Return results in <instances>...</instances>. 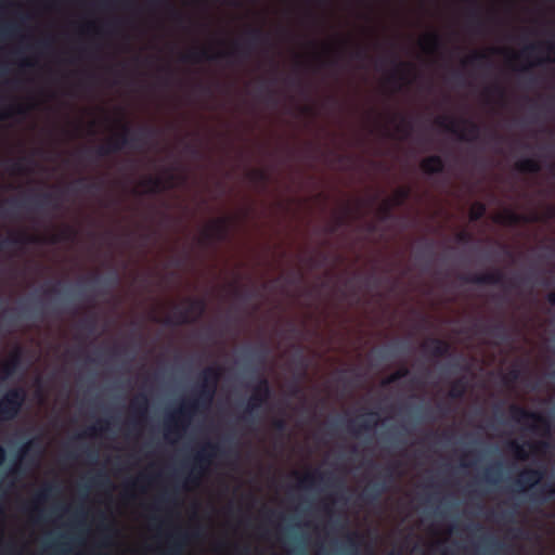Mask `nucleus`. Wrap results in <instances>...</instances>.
Instances as JSON below:
<instances>
[{
  "label": "nucleus",
  "mask_w": 555,
  "mask_h": 555,
  "mask_svg": "<svg viewBox=\"0 0 555 555\" xmlns=\"http://www.w3.org/2000/svg\"><path fill=\"white\" fill-rule=\"evenodd\" d=\"M26 400V391L22 387L9 389L0 399V421H13L22 410Z\"/></svg>",
  "instance_id": "nucleus-6"
},
{
  "label": "nucleus",
  "mask_w": 555,
  "mask_h": 555,
  "mask_svg": "<svg viewBox=\"0 0 555 555\" xmlns=\"http://www.w3.org/2000/svg\"><path fill=\"white\" fill-rule=\"evenodd\" d=\"M15 28L13 26H5L0 29V35H13Z\"/></svg>",
  "instance_id": "nucleus-55"
},
{
  "label": "nucleus",
  "mask_w": 555,
  "mask_h": 555,
  "mask_svg": "<svg viewBox=\"0 0 555 555\" xmlns=\"http://www.w3.org/2000/svg\"><path fill=\"white\" fill-rule=\"evenodd\" d=\"M76 230L73 227L65 225L60 232L50 235L47 238H43L38 235H29L25 232L18 233L16 235L9 236L8 238L0 241L1 246H20L28 243H50L57 244L60 242H68L73 241L76 237Z\"/></svg>",
  "instance_id": "nucleus-4"
},
{
  "label": "nucleus",
  "mask_w": 555,
  "mask_h": 555,
  "mask_svg": "<svg viewBox=\"0 0 555 555\" xmlns=\"http://www.w3.org/2000/svg\"><path fill=\"white\" fill-rule=\"evenodd\" d=\"M546 300L552 307H555V291L547 294Z\"/></svg>",
  "instance_id": "nucleus-57"
},
{
  "label": "nucleus",
  "mask_w": 555,
  "mask_h": 555,
  "mask_svg": "<svg viewBox=\"0 0 555 555\" xmlns=\"http://www.w3.org/2000/svg\"><path fill=\"white\" fill-rule=\"evenodd\" d=\"M366 56H367V53L364 49H357L353 52V57H356L358 60H364V59H366Z\"/></svg>",
  "instance_id": "nucleus-53"
},
{
  "label": "nucleus",
  "mask_w": 555,
  "mask_h": 555,
  "mask_svg": "<svg viewBox=\"0 0 555 555\" xmlns=\"http://www.w3.org/2000/svg\"><path fill=\"white\" fill-rule=\"evenodd\" d=\"M480 331L485 334L491 335L493 337L504 339L507 337V328L503 322H498L494 325H482Z\"/></svg>",
  "instance_id": "nucleus-25"
},
{
  "label": "nucleus",
  "mask_w": 555,
  "mask_h": 555,
  "mask_svg": "<svg viewBox=\"0 0 555 555\" xmlns=\"http://www.w3.org/2000/svg\"><path fill=\"white\" fill-rule=\"evenodd\" d=\"M470 22L476 26L477 30H480L483 27V20L479 15V11L474 9L469 13Z\"/></svg>",
  "instance_id": "nucleus-42"
},
{
  "label": "nucleus",
  "mask_w": 555,
  "mask_h": 555,
  "mask_svg": "<svg viewBox=\"0 0 555 555\" xmlns=\"http://www.w3.org/2000/svg\"><path fill=\"white\" fill-rule=\"evenodd\" d=\"M495 221L505 225H517L522 221H528V219L520 214L507 209L503 214L498 215Z\"/></svg>",
  "instance_id": "nucleus-24"
},
{
  "label": "nucleus",
  "mask_w": 555,
  "mask_h": 555,
  "mask_svg": "<svg viewBox=\"0 0 555 555\" xmlns=\"http://www.w3.org/2000/svg\"><path fill=\"white\" fill-rule=\"evenodd\" d=\"M492 93H495L500 99H504L505 95H506V91H505V88L502 87L501 85L499 83H495L489 88L486 89V94L487 95H490Z\"/></svg>",
  "instance_id": "nucleus-41"
},
{
  "label": "nucleus",
  "mask_w": 555,
  "mask_h": 555,
  "mask_svg": "<svg viewBox=\"0 0 555 555\" xmlns=\"http://www.w3.org/2000/svg\"><path fill=\"white\" fill-rule=\"evenodd\" d=\"M500 475V465L491 466L486 470V479L489 482H495L496 477Z\"/></svg>",
  "instance_id": "nucleus-43"
},
{
  "label": "nucleus",
  "mask_w": 555,
  "mask_h": 555,
  "mask_svg": "<svg viewBox=\"0 0 555 555\" xmlns=\"http://www.w3.org/2000/svg\"><path fill=\"white\" fill-rule=\"evenodd\" d=\"M393 62H395L396 68L390 74L389 80H391V81L404 80L405 79V73L404 72L406 69H409L411 67V65L409 63L398 62L396 59H393Z\"/></svg>",
  "instance_id": "nucleus-30"
},
{
  "label": "nucleus",
  "mask_w": 555,
  "mask_h": 555,
  "mask_svg": "<svg viewBox=\"0 0 555 555\" xmlns=\"http://www.w3.org/2000/svg\"><path fill=\"white\" fill-rule=\"evenodd\" d=\"M526 446L531 450L532 453H542L546 450V448H548V444L545 441H538V442L528 441L525 444H520L517 441L512 440L507 444L508 450L512 452L514 457H516L517 460H520V461L528 460L529 454L525 448Z\"/></svg>",
  "instance_id": "nucleus-15"
},
{
  "label": "nucleus",
  "mask_w": 555,
  "mask_h": 555,
  "mask_svg": "<svg viewBox=\"0 0 555 555\" xmlns=\"http://www.w3.org/2000/svg\"><path fill=\"white\" fill-rule=\"evenodd\" d=\"M247 40L244 44L240 43L238 41H235L233 43L231 51H222L215 54H211L207 48H195L190 50L188 53L183 54L181 56V60L183 62L189 63H199L203 61H214V60H228L232 61V59L235 60H242L247 59L251 50L260 44V43H267L269 40L268 34H266L261 28L254 27L249 28L246 33Z\"/></svg>",
  "instance_id": "nucleus-2"
},
{
  "label": "nucleus",
  "mask_w": 555,
  "mask_h": 555,
  "mask_svg": "<svg viewBox=\"0 0 555 555\" xmlns=\"http://www.w3.org/2000/svg\"><path fill=\"white\" fill-rule=\"evenodd\" d=\"M92 483L96 486H107L111 485L108 479L104 475H99L98 477L92 479Z\"/></svg>",
  "instance_id": "nucleus-48"
},
{
  "label": "nucleus",
  "mask_w": 555,
  "mask_h": 555,
  "mask_svg": "<svg viewBox=\"0 0 555 555\" xmlns=\"http://www.w3.org/2000/svg\"><path fill=\"white\" fill-rule=\"evenodd\" d=\"M22 66H24V67H33L34 63L31 61L26 60V61H23Z\"/></svg>",
  "instance_id": "nucleus-63"
},
{
  "label": "nucleus",
  "mask_w": 555,
  "mask_h": 555,
  "mask_svg": "<svg viewBox=\"0 0 555 555\" xmlns=\"http://www.w3.org/2000/svg\"><path fill=\"white\" fill-rule=\"evenodd\" d=\"M421 43L424 50L433 52L441 47V39L437 33H430L423 38Z\"/></svg>",
  "instance_id": "nucleus-27"
},
{
  "label": "nucleus",
  "mask_w": 555,
  "mask_h": 555,
  "mask_svg": "<svg viewBox=\"0 0 555 555\" xmlns=\"http://www.w3.org/2000/svg\"><path fill=\"white\" fill-rule=\"evenodd\" d=\"M296 362L302 371H305L308 366L307 361L301 352H299V354L296 357Z\"/></svg>",
  "instance_id": "nucleus-52"
},
{
  "label": "nucleus",
  "mask_w": 555,
  "mask_h": 555,
  "mask_svg": "<svg viewBox=\"0 0 555 555\" xmlns=\"http://www.w3.org/2000/svg\"><path fill=\"white\" fill-rule=\"evenodd\" d=\"M519 375H520L519 370L514 369L508 372L506 379L508 382H516L519 378Z\"/></svg>",
  "instance_id": "nucleus-51"
},
{
  "label": "nucleus",
  "mask_w": 555,
  "mask_h": 555,
  "mask_svg": "<svg viewBox=\"0 0 555 555\" xmlns=\"http://www.w3.org/2000/svg\"><path fill=\"white\" fill-rule=\"evenodd\" d=\"M81 327L86 328L89 333H93L95 330V319L90 318L81 322Z\"/></svg>",
  "instance_id": "nucleus-45"
},
{
  "label": "nucleus",
  "mask_w": 555,
  "mask_h": 555,
  "mask_svg": "<svg viewBox=\"0 0 555 555\" xmlns=\"http://www.w3.org/2000/svg\"><path fill=\"white\" fill-rule=\"evenodd\" d=\"M55 492V486L53 485H46L36 495L37 502H43L47 501L49 498L52 496V494Z\"/></svg>",
  "instance_id": "nucleus-36"
},
{
  "label": "nucleus",
  "mask_w": 555,
  "mask_h": 555,
  "mask_svg": "<svg viewBox=\"0 0 555 555\" xmlns=\"http://www.w3.org/2000/svg\"><path fill=\"white\" fill-rule=\"evenodd\" d=\"M102 188L100 182H93L85 185L87 191H99Z\"/></svg>",
  "instance_id": "nucleus-54"
},
{
  "label": "nucleus",
  "mask_w": 555,
  "mask_h": 555,
  "mask_svg": "<svg viewBox=\"0 0 555 555\" xmlns=\"http://www.w3.org/2000/svg\"><path fill=\"white\" fill-rule=\"evenodd\" d=\"M144 479H145V476L141 475L137 480H134V481H132V482H131V486H132V487H137V486H138V483H139L140 481L144 480Z\"/></svg>",
  "instance_id": "nucleus-62"
},
{
  "label": "nucleus",
  "mask_w": 555,
  "mask_h": 555,
  "mask_svg": "<svg viewBox=\"0 0 555 555\" xmlns=\"http://www.w3.org/2000/svg\"><path fill=\"white\" fill-rule=\"evenodd\" d=\"M422 349L429 351L435 358H442L450 353L451 346L448 341L440 338H430L422 345Z\"/></svg>",
  "instance_id": "nucleus-18"
},
{
  "label": "nucleus",
  "mask_w": 555,
  "mask_h": 555,
  "mask_svg": "<svg viewBox=\"0 0 555 555\" xmlns=\"http://www.w3.org/2000/svg\"><path fill=\"white\" fill-rule=\"evenodd\" d=\"M272 426L276 431L283 433L287 428V422L284 418H275Z\"/></svg>",
  "instance_id": "nucleus-44"
},
{
  "label": "nucleus",
  "mask_w": 555,
  "mask_h": 555,
  "mask_svg": "<svg viewBox=\"0 0 555 555\" xmlns=\"http://www.w3.org/2000/svg\"><path fill=\"white\" fill-rule=\"evenodd\" d=\"M151 4L153 7H162V5H167L170 11L172 12V15L173 17L177 20V21H182L183 20V16L172 7L171 2L169 0H152L151 1Z\"/></svg>",
  "instance_id": "nucleus-37"
},
{
  "label": "nucleus",
  "mask_w": 555,
  "mask_h": 555,
  "mask_svg": "<svg viewBox=\"0 0 555 555\" xmlns=\"http://www.w3.org/2000/svg\"><path fill=\"white\" fill-rule=\"evenodd\" d=\"M60 285V282H57L53 287L46 291V294H57L59 289L57 286Z\"/></svg>",
  "instance_id": "nucleus-61"
},
{
  "label": "nucleus",
  "mask_w": 555,
  "mask_h": 555,
  "mask_svg": "<svg viewBox=\"0 0 555 555\" xmlns=\"http://www.w3.org/2000/svg\"><path fill=\"white\" fill-rule=\"evenodd\" d=\"M487 211V207L481 202H476L469 210V220L473 222L479 221Z\"/></svg>",
  "instance_id": "nucleus-31"
},
{
  "label": "nucleus",
  "mask_w": 555,
  "mask_h": 555,
  "mask_svg": "<svg viewBox=\"0 0 555 555\" xmlns=\"http://www.w3.org/2000/svg\"><path fill=\"white\" fill-rule=\"evenodd\" d=\"M488 56L485 53L475 52L469 57L463 61L464 64L478 65L481 61L487 60Z\"/></svg>",
  "instance_id": "nucleus-39"
},
{
  "label": "nucleus",
  "mask_w": 555,
  "mask_h": 555,
  "mask_svg": "<svg viewBox=\"0 0 555 555\" xmlns=\"http://www.w3.org/2000/svg\"><path fill=\"white\" fill-rule=\"evenodd\" d=\"M271 387L269 380L263 375H259L256 385L253 388V393L249 397L244 410L242 418L248 421L271 397Z\"/></svg>",
  "instance_id": "nucleus-8"
},
{
  "label": "nucleus",
  "mask_w": 555,
  "mask_h": 555,
  "mask_svg": "<svg viewBox=\"0 0 555 555\" xmlns=\"http://www.w3.org/2000/svg\"><path fill=\"white\" fill-rule=\"evenodd\" d=\"M359 535L357 533L347 534V543L349 546L356 548L358 545Z\"/></svg>",
  "instance_id": "nucleus-47"
},
{
  "label": "nucleus",
  "mask_w": 555,
  "mask_h": 555,
  "mask_svg": "<svg viewBox=\"0 0 555 555\" xmlns=\"http://www.w3.org/2000/svg\"><path fill=\"white\" fill-rule=\"evenodd\" d=\"M509 413L512 418L517 423H526L527 421H532L531 430L534 433L543 431L544 434H550L551 431V422L544 415L538 412H531L527 409L512 404L509 406Z\"/></svg>",
  "instance_id": "nucleus-10"
},
{
  "label": "nucleus",
  "mask_w": 555,
  "mask_h": 555,
  "mask_svg": "<svg viewBox=\"0 0 555 555\" xmlns=\"http://www.w3.org/2000/svg\"><path fill=\"white\" fill-rule=\"evenodd\" d=\"M157 134V130L152 127H142L138 132L132 133L130 126L127 122H122L121 132L111 138L105 144L98 146L95 154L99 157H104L117 153L126 146L141 149Z\"/></svg>",
  "instance_id": "nucleus-3"
},
{
  "label": "nucleus",
  "mask_w": 555,
  "mask_h": 555,
  "mask_svg": "<svg viewBox=\"0 0 555 555\" xmlns=\"http://www.w3.org/2000/svg\"><path fill=\"white\" fill-rule=\"evenodd\" d=\"M436 124L453 134H456L461 141H476L479 139L481 128L478 124L463 119L461 124L465 126L463 130L460 129V121L446 116L438 117Z\"/></svg>",
  "instance_id": "nucleus-7"
},
{
  "label": "nucleus",
  "mask_w": 555,
  "mask_h": 555,
  "mask_svg": "<svg viewBox=\"0 0 555 555\" xmlns=\"http://www.w3.org/2000/svg\"><path fill=\"white\" fill-rule=\"evenodd\" d=\"M173 175H169L168 179H163L157 176H147L141 181V185L146 189L150 194H158L173 185Z\"/></svg>",
  "instance_id": "nucleus-16"
},
{
  "label": "nucleus",
  "mask_w": 555,
  "mask_h": 555,
  "mask_svg": "<svg viewBox=\"0 0 555 555\" xmlns=\"http://www.w3.org/2000/svg\"><path fill=\"white\" fill-rule=\"evenodd\" d=\"M410 195V188L403 186L396 190L393 196L387 201L382 209L383 219H388L390 217L391 208L403 205Z\"/></svg>",
  "instance_id": "nucleus-17"
},
{
  "label": "nucleus",
  "mask_w": 555,
  "mask_h": 555,
  "mask_svg": "<svg viewBox=\"0 0 555 555\" xmlns=\"http://www.w3.org/2000/svg\"><path fill=\"white\" fill-rule=\"evenodd\" d=\"M219 453L222 448L218 443L207 442L195 455L192 472L188 478L191 483H197L211 460Z\"/></svg>",
  "instance_id": "nucleus-9"
},
{
  "label": "nucleus",
  "mask_w": 555,
  "mask_h": 555,
  "mask_svg": "<svg viewBox=\"0 0 555 555\" xmlns=\"http://www.w3.org/2000/svg\"><path fill=\"white\" fill-rule=\"evenodd\" d=\"M12 170H13L14 172H22V171H23V165H22V163H21V162H14V163L12 164Z\"/></svg>",
  "instance_id": "nucleus-58"
},
{
  "label": "nucleus",
  "mask_w": 555,
  "mask_h": 555,
  "mask_svg": "<svg viewBox=\"0 0 555 555\" xmlns=\"http://www.w3.org/2000/svg\"><path fill=\"white\" fill-rule=\"evenodd\" d=\"M172 501L173 500H172L171 495H169V494H165L162 498H159V502L171 503Z\"/></svg>",
  "instance_id": "nucleus-60"
},
{
  "label": "nucleus",
  "mask_w": 555,
  "mask_h": 555,
  "mask_svg": "<svg viewBox=\"0 0 555 555\" xmlns=\"http://www.w3.org/2000/svg\"><path fill=\"white\" fill-rule=\"evenodd\" d=\"M516 169L525 173H537L541 170L540 163L533 158H524L516 163Z\"/></svg>",
  "instance_id": "nucleus-26"
},
{
  "label": "nucleus",
  "mask_w": 555,
  "mask_h": 555,
  "mask_svg": "<svg viewBox=\"0 0 555 555\" xmlns=\"http://www.w3.org/2000/svg\"><path fill=\"white\" fill-rule=\"evenodd\" d=\"M317 481L327 483L330 481V476L325 473L314 470L299 477V486L304 488L312 487Z\"/></svg>",
  "instance_id": "nucleus-23"
},
{
  "label": "nucleus",
  "mask_w": 555,
  "mask_h": 555,
  "mask_svg": "<svg viewBox=\"0 0 555 555\" xmlns=\"http://www.w3.org/2000/svg\"><path fill=\"white\" fill-rule=\"evenodd\" d=\"M222 367L210 365L199 374V383L190 398L183 400L166 423V438L171 434L179 435L190 424L191 418L199 412L207 411L214 401Z\"/></svg>",
  "instance_id": "nucleus-1"
},
{
  "label": "nucleus",
  "mask_w": 555,
  "mask_h": 555,
  "mask_svg": "<svg viewBox=\"0 0 555 555\" xmlns=\"http://www.w3.org/2000/svg\"><path fill=\"white\" fill-rule=\"evenodd\" d=\"M22 360L21 349H16L0 367V379L5 380L11 377L20 367Z\"/></svg>",
  "instance_id": "nucleus-19"
},
{
  "label": "nucleus",
  "mask_w": 555,
  "mask_h": 555,
  "mask_svg": "<svg viewBox=\"0 0 555 555\" xmlns=\"http://www.w3.org/2000/svg\"><path fill=\"white\" fill-rule=\"evenodd\" d=\"M444 160L439 155H430L421 162V169L426 175L442 173L444 171Z\"/></svg>",
  "instance_id": "nucleus-20"
},
{
  "label": "nucleus",
  "mask_w": 555,
  "mask_h": 555,
  "mask_svg": "<svg viewBox=\"0 0 555 555\" xmlns=\"http://www.w3.org/2000/svg\"><path fill=\"white\" fill-rule=\"evenodd\" d=\"M544 47H546V49H547L548 51H553V50H554V46H553L552 43H547V44H546V43H541V42H539V43H531V44H529V46H527V47H525V48L522 49V51H521V54H520V55H521V56L529 57V56H531L533 53H535V52H538V51L542 50V48H544Z\"/></svg>",
  "instance_id": "nucleus-33"
},
{
  "label": "nucleus",
  "mask_w": 555,
  "mask_h": 555,
  "mask_svg": "<svg viewBox=\"0 0 555 555\" xmlns=\"http://www.w3.org/2000/svg\"><path fill=\"white\" fill-rule=\"evenodd\" d=\"M466 392V383L463 378L456 379L452 383L449 397L452 399H461Z\"/></svg>",
  "instance_id": "nucleus-29"
},
{
  "label": "nucleus",
  "mask_w": 555,
  "mask_h": 555,
  "mask_svg": "<svg viewBox=\"0 0 555 555\" xmlns=\"http://www.w3.org/2000/svg\"><path fill=\"white\" fill-rule=\"evenodd\" d=\"M548 214L551 217H555V207L550 208Z\"/></svg>",
  "instance_id": "nucleus-64"
},
{
  "label": "nucleus",
  "mask_w": 555,
  "mask_h": 555,
  "mask_svg": "<svg viewBox=\"0 0 555 555\" xmlns=\"http://www.w3.org/2000/svg\"><path fill=\"white\" fill-rule=\"evenodd\" d=\"M149 410V398L144 393L137 395L130 403V412L138 418H144Z\"/></svg>",
  "instance_id": "nucleus-21"
},
{
  "label": "nucleus",
  "mask_w": 555,
  "mask_h": 555,
  "mask_svg": "<svg viewBox=\"0 0 555 555\" xmlns=\"http://www.w3.org/2000/svg\"><path fill=\"white\" fill-rule=\"evenodd\" d=\"M108 421L106 420H103V421H99L98 422V425L96 426H92L88 429L87 434L89 436H95L104 430H106L108 428Z\"/></svg>",
  "instance_id": "nucleus-38"
},
{
  "label": "nucleus",
  "mask_w": 555,
  "mask_h": 555,
  "mask_svg": "<svg viewBox=\"0 0 555 555\" xmlns=\"http://www.w3.org/2000/svg\"><path fill=\"white\" fill-rule=\"evenodd\" d=\"M5 457H7L5 449L2 446H0V466L4 463Z\"/></svg>",
  "instance_id": "nucleus-59"
},
{
  "label": "nucleus",
  "mask_w": 555,
  "mask_h": 555,
  "mask_svg": "<svg viewBox=\"0 0 555 555\" xmlns=\"http://www.w3.org/2000/svg\"><path fill=\"white\" fill-rule=\"evenodd\" d=\"M544 470L538 468H525L522 469L513 485L517 491H527L537 486L543 478Z\"/></svg>",
  "instance_id": "nucleus-13"
},
{
  "label": "nucleus",
  "mask_w": 555,
  "mask_h": 555,
  "mask_svg": "<svg viewBox=\"0 0 555 555\" xmlns=\"http://www.w3.org/2000/svg\"><path fill=\"white\" fill-rule=\"evenodd\" d=\"M409 374H410L409 369H408V367H405V366H402V367H400L399 370H397L396 372H393L392 374H390V375L386 378V380L384 382V384H385V385H389V384L396 383V382H398L399 379L406 377Z\"/></svg>",
  "instance_id": "nucleus-34"
},
{
  "label": "nucleus",
  "mask_w": 555,
  "mask_h": 555,
  "mask_svg": "<svg viewBox=\"0 0 555 555\" xmlns=\"http://www.w3.org/2000/svg\"><path fill=\"white\" fill-rule=\"evenodd\" d=\"M36 441L35 440H29L27 441L22 448H21V456H24L27 454V452L33 448L35 447Z\"/></svg>",
  "instance_id": "nucleus-50"
},
{
  "label": "nucleus",
  "mask_w": 555,
  "mask_h": 555,
  "mask_svg": "<svg viewBox=\"0 0 555 555\" xmlns=\"http://www.w3.org/2000/svg\"><path fill=\"white\" fill-rule=\"evenodd\" d=\"M24 112H25V109L21 105H18L13 108H10V111L8 113L0 115V118L4 119V118L11 116L13 113L23 114Z\"/></svg>",
  "instance_id": "nucleus-49"
},
{
  "label": "nucleus",
  "mask_w": 555,
  "mask_h": 555,
  "mask_svg": "<svg viewBox=\"0 0 555 555\" xmlns=\"http://www.w3.org/2000/svg\"><path fill=\"white\" fill-rule=\"evenodd\" d=\"M377 423L378 414L374 411H369L361 418L348 420L347 429L354 436H359L362 433L373 431Z\"/></svg>",
  "instance_id": "nucleus-14"
},
{
  "label": "nucleus",
  "mask_w": 555,
  "mask_h": 555,
  "mask_svg": "<svg viewBox=\"0 0 555 555\" xmlns=\"http://www.w3.org/2000/svg\"><path fill=\"white\" fill-rule=\"evenodd\" d=\"M456 241L459 243L466 244L472 241V235L466 231H462V232L457 233Z\"/></svg>",
  "instance_id": "nucleus-46"
},
{
  "label": "nucleus",
  "mask_w": 555,
  "mask_h": 555,
  "mask_svg": "<svg viewBox=\"0 0 555 555\" xmlns=\"http://www.w3.org/2000/svg\"><path fill=\"white\" fill-rule=\"evenodd\" d=\"M248 176L249 179L256 183H266L269 179L267 171L263 169H253L249 171Z\"/></svg>",
  "instance_id": "nucleus-35"
},
{
  "label": "nucleus",
  "mask_w": 555,
  "mask_h": 555,
  "mask_svg": "<svg viewBox=\"0 0 555 555\" xmlns=\"http://www.w3.org/2000/svg\"><path fill=\"white\" fill-rule=\"evenodd\" d=\"M34 202L38 207L51 206L54 209L60 208L59 199L52 193H42L39 196H37Z\"/></svg>",
  "instance_id": "nucleus-28"
},
{
  "label": "nucleus",
  "mask_w": 555,
  "mask_h": 555,
  "mask_svg": "<svg viewBox=\"0 0 555 555\" xmlns=\"http://www.w3.org/2000/svg\"><path fill=\"white\" fill-rule=\"evenodd\" d=\"M461 279L465 283L477 284V285L505 286L507 284L504 273L499 269H495L490 272L481 273V274L463 275ZM516 286H517V284H516L515 280L508 281V287L515 288Z\"/></svg>",
  "instance_id": "nucleus-11"
},
{
  "label": "nucleus",
  "mask_w": 555,
  "mask_h": 555,
  "mask_svg": "<svg viewBox=\"0 0 555 555\" xmlns=\"http://www.w3.org/2000/svg\"><path fill=\"white\" fill-rule=\"evenodd\" d=\"M248 354L253 360H255L259 364H263L268 356V349L264 345H261L258 348L249 349Z\"/></svg>",
  "instance_id": "nucleus-32"
},
{
  "label": "nucleus",
  "mask_w": 555,
  "mask_h": 555,
  "mask_svg": "<svg viewBox=\"0 0 555 555\" xmlns=\"http://www.w3.org/2000/svg\"><path fill=\"white\" fill-rule=\"evenodd\" d=\"M385 490V482L374 481L364 488L361 493V499L367 503L374 502L379 499Z\"/></svg>",
  "instance_id": "nucleus-22"
},
{
  "label": "nucleus",
  "mask_w": 555,
  "mask_h": 555,
  "mask_svg": "<svg viewBox=\"0 0 555 555\" xmlns=\"http://www.w3.org/2000/svg\"><path fill=\"white\" fill-rule=\"evenodd\" d=\"M170 538L173 540L175 544H177V546H179V542L181 540H184L185 535L179 532L177 534L171 535Z\"/></svg>",
  "instance_id": "nucleus-56"
},
{
  "label": "nucleus",
  "mask_w": 555,
  "mask_h": 555,
  "mask_svg": "<svg viewBox=\"0 0 555 555\" xmlns=\"http://www.w3.org/2000/svg\"><path fill=\"white\" fill-rule=\"evenodd\" d=\"M232 220L229 217H220L210 222L203 231L202 240L204 243L223 242L228 238Z\"/></svg>",
  "instance_id": "nucleus-12"
},
{
  "label": "nucleus",
  "mask_w": 555,
  "mask_h": 555,
  "mask_svg": "<svg viewBox=\"0 0 555 555\" xmlns=\"http://www.w3.org/2000/svg\"><path fill=\"white\" fill-rule=\"evenodd\" d=\"M396 130L400 133L409 134L412 130V122L405 117H401L400 122L396 127Z\"/></svg>",
  "instance_id": "nucleus-40"
},
{
  "label": "nucleus",
  "mask_w": 555,
  "mask_h": 555,
  "mask_svg": "<svg viewBox=\"0 0 555 555\" xmlns=\"http://www.w3.org/2000/svg\"><path fill=\"white\" fill-rule=\"evenodd\" d=\"M185 308L175 307L171 315L163 320L165 325H181L194 322L197 318L202 317L206 310V302L202 298H189Z\"/></svg>",
  "instance_id": "nucleus-5"
}]
</instances>
